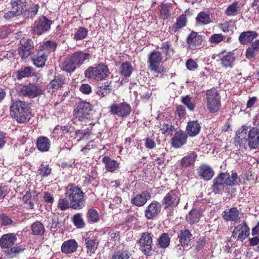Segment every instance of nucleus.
Masks as SVG:
<instances>
[{
    "label": "nucleus",
    "instance_id": "17",
    "mask_svg": "<svg viewBox=\"0 0 259 259\" xmlns=\"http://www.w3.org/2000/svg\"><path fill=\"white\" fill-rule=\"evenodd\" d=\"M10 111L13 113H31L29 105L20 101H16L11 105Z\"/></svg>",
    "mask_w": 259,
    "mask_h": 259
},
{
    "label": "nucleus",
    "instance_id": "2",
    "mask_svg": "<svg viewBox=\"0 0 259 259\" xmlns=\"http://www.w3.org/2000/svg\"><path fill=\"white\" fill-rule=\"evenodd\" d=\"M110 73L107 66L102 63L94 67H90L84 71L85 77L96 81L105 79L109 75Z\"/></svg>",
    "mask_w": 259,
    "mask_h": 259
},
{
    "label": "nucleus",
    "instance_id": "36",
    "mask_svg": "<svg viewBox=\"0 0 259 259\" xmlns=\"http://www.w3.org/2000/svg\"><path fill=\"white\" fill-rule=\"evenodd\" d=\"M201 126L197 121L189 122L187 126V134L190 137H194L198 135L200 132Z\"/></svg>",
    "mask_w": 259,
    "mask_h": 259
},
{
    "label": "nucleus",
    "instance_id": "59",
    "mask_svg": "<svg viewBox=\"0 0 259 259\" xmlns=\"http://www.w3.org/2000/svg\"><path fill=\"white\" fill-rule=\"evenodd\" d=\"M87 218L90 223H95L99 220V214L95 209H91L88 211Z\"/></svg>",
    "mask_w": 259,
    "mask_h": 259
},
{
    "label": "nucleus",
    "instance_id": "13",
    "mask_svg": "<svg viewBox=\"0 0 259 259\" xmlns=\"http://www.w3.org/2000/svg\"><path fill=\"white\" fill-rule=\"evenodd\" d=\"M248 146L251 149H256L259 145V126L249 129L248 137L246 138Z\"/></svg>",
    "mask_w": 259,
    "mask_h": 259
},
{
    "label": "nucleus",
    "instance_id": "5",
    "mask_svg": "<svg viewBox=\"0 0 259 259\" xmlns=\"http://www.w3.org/2000/svg\"><path fill=\"white\" fill-rule=\"evenodd\" d=\"M33 48V41L30 39L23 37L20 41L18 54L22 60H25L32 54Z\"/></svg>",
    "mask_w": 259,
    "mask_h": 259
},
{
    "label": "nucleus",
    "instance_id": "11",
    "mask_svg": "<svg viewBox=\"0 0 259 259\" xmlns=\"http://www.w3.org/2000/svg\"><path fill=\"white\" fill-rule=\"evenodd\" d=\"M42 94V91L40 87L31 83L23 86L19 91L20 96L32 98L36 97Z\"/></svg>",
    "mask_w": 259,
    "mask_h": 259
},
{
    "label": "nucleus",
    "instance_id": "1",
    "mask_svg": "<svg viewBox=\"0 0 259 259\" xmlns=\"http://www.w3.org/2000/svg\"><path fill=\"white\" fill-rule=\"evenodd\" d=\"M70 202V206L74 209H80L84 206V193L74 185H69L65 194Z\"/></svg>",
    "mask_w": 259,
    "mask_h": 259
},
{
    "label": "nucleus",
    "instance_id": "57",
    "mask_svg": "<svg viewBox=\"0 0 259 259\" xmlns=\"http://www.w3.org/2000/svg\"><path fill=\"white\" fill-rule=\"evenodd\" d=\"M73 222L77 228H82L85 226V223L80 213H76L73 215Z\"/></svg>",
    "mask_w": 259,
    "mask_h": 259
},
{
    "label": "nucleus",
    "instance_id": "6",
    "mask_svg": "<svg viewBox=\"0 0 259 259\" xmlns=\"http://www.w3.org/2000/svg\"><path fill=\"white\" fill-rule=\"evenodd\" d=\"M52 23V21L46 17H40L34 21L32 26V32L34 34L41 35L51 29Z\"/></svg>",
    "mask_w": 259,
    "mask_h": 259
},
{
    "label": "nucleus",
    "instance_id": "15",
    "mask_svg": "<svg viewBox=\"0 0 259 259\" xmlns=\"http://www.w3.org/2000/svg\"><path fill=\"white\" fill-rule=\"evenodd\" d=\"M188 134L182 130L176 132L171 139V145L175 148H179L184 145L187 141Z\"/></svg>",
    "mask_w": 259,
    "mask_h": 259
},
{
    "label": "nucleus",
    "instance_id": "24",
    "mask_svg": "<svg viewBox=\"0 0 259 259\" xmlns=\"http://www.w3.org/2000/svg\"><path fill=\"white\" fill-rule=\"evenodd\" d=\"M258 36V34L256 31H244L240 33L239 36V41L242 45H248Z\"/></svg>",
    "mask_w": 259,
    "mask_h": 259
},
{
    "label": "nucleus",
    "instance_id": "32",
    "mask_svg": "<svg viewBox=\"0 0 259 259\" xmlns=\"http://www.w3.org/2000/svg\"><path fill=\"white\" fill-rule=\"evenodd\" d=\"M99 240L96 237H88L85 239V245L88 253L93 254L97 249Z\"/></svg>",
    "mask_w": 259,
    "mask_h": 259
},
{
    "label": "nucleus",
    "instance_id": "62",
    "mask_svg": "<svg viewBox=\"0 0 259 259\" xmlns=\"http://www.w3.org/2000/svg\"><path fill=\"white\" fill-rule=\"evenodd\" d=\"M15 119L19 123L27 122L30 118L31 114H13Z\"/></svg>",
    "mask_w": 259,
    "mask_h": 259
},
{
    "label": "nucleus",
    "instance_id": "44",
    "mask_svg": "<svg viewBox=\"0 0 259 259\" xmlns=\"http://www.w3.org/2000/svg\"><path fill=\"white\" fill-rule=\"evenodd\" d=\"M93 107L92 105L87 102H79L75 109L76 113H89L92 110Z\"/></svg>",
    "mask_w": 259,
    "mask_h": 259
},
{
    "label": "nucleus",
    "instance_id": "20",
    "mask_svg": "<svg viewBox=\"0 0 259 259\" xmlns=\"http://www.w3.org/2000/svg\"><path fill=\"white\" fill-rule=\"evenodd\" d=\"M203 215L202 212L200 208H193L186 216L187 222L191 225L197 223Z\"/></svg>",
    "mask_w": 259,
    "mask_h": 259
},
{
    "label": "nucleus",
    "instance_id": "60",
    "mask_svg": "<svg viewBox=\"0 0 259 259\" xmlns=\"http://www.w3.org/2000/svg\"><path fill=\"white\" fill-rule=\"evenodd\" d=\"M109 85L107 82L102 84L100 89L97 91V94L100 97H103L108 94L110 92Z\"/></svg>",
    "mask_w": 259,
    "mask_h": 259
},
{
    "label": "nucleus",
    "instance_id": "29",
    "mask_svg": "<svg viewBox=\"0 0 259 259\" xmlns=\"http://www.w3.org/2000/svg\"><path fill=\"white\" fill-rule=\"evenodd\" d=\"M24 203L28 205L30 208H33L34 203L38 200V194L35 191H27L23 197Z\"/></svg>",
    "mask_w": 259,
    "mask_h": 259
},
{
    "label": "nucleus",
    "instance_id": "54",
    "mask_svg": "<svg viewBox=\"0 0 259 259\" xmlns=\"http://www.w3.org/2000/svg\"><path fill=\"white\" fill-rule=\"evenodd\" d=\"M170 244V238L167 233H163L158 239V244L160 248H166Z\"/></svg>",
    "mask_w": 259,
    "mask_h": 259
},
{
    "label": "nucleus",
    "instance_id": "25",
    "mask_svg": "<svg viewBox=\"0 0 259 259\" xmlns=\"http://www.w3.org/2000/svg\"><path fill=\"white\" fill-rule=\"evenodd\" d=\"M236 233H237V239L243 242L249 235V229L246 222L235 227Z\"/></svg>",
    "mask_w": 259,
    "mask_h": 259
},
{
    "label": "nucleus",
    "instance_id": "34",
    "mask_svg": "<svg viewBox=\"0 0 259 259\" xmlns=\"http://www.w3.org/2000/svg\"><path fill=\"white\" fill-rule=\"evenodd\" d=\"M221 174L227 186H233L237 184V180L238 177L237 172H233L231 175L228 172H222Z\"/></svg>",
    "mask_w": 259,
    "mask_h": 259
},
{
    "label": "nucleus",
    "instance_id": "41",
    "mask_svg": "<svg viewBox=\"0 0 259 259\" xmlns=\"http://www.w3.org/2000/svg\"><path fill=\"white\" fill-rule=\"evenodd\" d=\"M187 18L185 15H181L177 18L176 22L172 25V30L175 33L186 26Z\"/></svg>",
    "mask_w": 259,
    "mask_h": 259
},
{
    "label": "nucleus",
    "instance_id": "3",
    "mask_svg": "<svg viewBox=\"0 0 259 259\" xmlns=\"http://www.w3.org/2000/svg\"><path fill=\"white\" fill-rule=\"evenodd\" d=\"M206 106L211 112H217L221 106V97L218 91L212 88L207 90L205 94Z\"/></svg>",
    "mask_w": 259,
    "mask_h": 259
},
{
    "label": "nucleus",
    "instance_id": "19",
    "mask_svg": "<svg viewBox=\"0 0 259 259\" xmlns=\"http://www.w3.org/2000/svg\"><path fill=\"white\" fill-rule=\"evenodd\" d=\"M150 198V193L147 191H144L141 194H137L134 197L131 199V203L138 207L142 206Z\"/></svg>",
    "mask_w": 259,
    "mask_h": 259
},
{
    "label": "nucleus",
    "instance_id": "16",
    "mask_svg": "<svg viewBox=\"0 0 259 259\" xmlns=\"http://www.w3.org/2000/svg\"><path fill=\"white\" fill-rule=\"evenodd\" d=\"M65 83V78L63 76L59 75L56 76L54 79L47 85V90L49 93L53 94L58 90L61 89Z\"/></svg>",
    "mask_w": 259,
    "mask_h": 259
},
{
    "label": "nucleus",
    "instance_id": "8",
    "mask_svg": "<svg viewBox=\"0 0 259 259\" xmlns=\"http://www.w3.org/2000/svg\"><path fill=\"white\" fill-rule=\"evenodd\" d=\"M162 60V54L157 51H152L148 56V68L156 73H161L163 70L159 67V65Z\"/></svg>",
    "mask_w": 259,
    "mask_h": 259
},
{
    "label": "nucleus",
    "instance_id": "22",
    "mask_svg": "<svg viewBox=\"0 0 259 259\" xmlns=\"http://www.w3.org/2000/svg\"><path fill=\"white\" fill-rule=\"evenodd\" d=\"M197 173L201 179L206 181L210 180L214 175L212 168L206 164L201 165L197 169Z\"/></svg>",
    "mask_w": 259,
    "mask_h": 259
},
{
    "label": "nucleus",
    "instance_id": "42",
    "mask_svg": "<svg viewBox=\"0 0 259 259\" xmlns=\"http://www.w3.org/2000/svg\"><path fill=\"white\" fill-rule=\"evenodd\" d=\"M56 48V44L53 41H47L39 47V51H43L48 57L49 54L54 52Z\"/></svg>",
    "mask_w": 259,
    "mask_h": 259
},
{
    "label": "nucleus",
    "instance_id": "28",
    "mask_svg": "<svg viewBox=\"0 0 259 259\" xmlns=\"http://www.w3.org/2000/svg\"><path fill=\"white\" fill-rule=\"evenodd\" d=\"M197 157V153L192 151L183 157L180 161V165L183 168H187L192 166Z\"/></svg>",
    "mask_w": 259,
    "mask_h": 259
},
{
    "label": "nucleus",
    "instance_id": "47",
    "mask_svg": "<svg viewBox=\"0 0 259 259\" xmlns=\"http://www.w3.org/2000/svg\"><path fill=\"white\" fill-rule=\"evenodd\" d=\"M196 20L198 23L206 25L210 22V16L209 14L201 12L197 15Z\"/></svg>",
    "mask_w": 259,
    "mask_h": 259
},
{
    "label": "nucleus",
    "instance_id": "12",
    "mask_svg": "<svg viewBox=\"0 0 259 259\" xmlns=\"http://www.w3.org/2000/svg\"><path fill=\"white\" fill-rule=\"evenodd\" d=\"M221 64L225 68H231L233 67L236 60L235 54L233 52L222 51L218 54Z\"/></svg>",
    "mask_w": 259,
    "mask_h": 259
},
{
    "label": "nucleus",
    "instance_id": "35",
    "mask_svg": "<svg viewBox=\"0 0 259 259\" xmlns=\"http://www.w3.org/2000/svg\"><path fill=\"white\" fill-rule=\"evenodd\" d=\"M36 146L39 151L41 152L48 151L51 146L50 141L46 137H40L37 140Z\"/></svg>",
    "mask_w": 259,
    "mask_h": 259
},
{
    "label": "nucleus",
    "instance_id": "49",
    "mask_svg": "<svg viewBox=\"0 0 259 259\" xmlns=\"http://www.w3.org/2000/svg\"><path fill=\"white\" fill-rule=\"evenodd\" d=\"M176 130L175 125L171 122L166 121L161 126L160 130L162 131V134L167 135H172L171 132Z\"/></svg>",
    "mask_w": 259,
    "mask_h": 259
},
{
    "label": "nucleus",
    "instance_id": "52",
    "mask_svg": "<svg viewBox=\"0 0 259 259\" xmlns=\"http://www.w3.org/2000/svg\"><path fill=\"white\" fill-rule=\"evenodd\" d=\"M88 34V30L84 27H80L74 34L73 38L76 40L84 39Z\"/></svg>",
    "mask_w": 259,
    "mask_h": 259
},
{
    "label": "nucleus",
    "instance_id": "40",
    "mask_svg": "<svg viewBox=\"0 0 259 259\" xmlns=\"http://www.w3.org/2000/svg\"><path fill=\"white\" fill-rule=\"evenodd\" d=\"M259 52V39L252 43L251 46L246 51V57L249 59L253 58Z\"/></svg>",
    "mask_w": 259,
    "mask_h": 259
},
{
    "label": "nucleus",
    "instance_id": "48",
    "mask_svg": "<svg viewBox=\"0 0 259 259\" xmlns=\"http://www.w3.org/2000/svg\"><path fill=\"white\" fill-rule=\"evenodd\" d=\"M25 248L20 245L19 246H15L11 247L10 249H7L5 251V253L10 258L15 257L19 253L22 252Z\"/></svg>",
    "mask_w": 259,
    "mask_h": 259
},
{
    "label": "nucleus",
    "instance_id": "7",
    "mask_svg": "<svg viewBox=\"0 0 259 259\" xmlns=\"http://www.w3.org/2000/svg\"><path fill=\"white\" fill-rule=\"evenodd\" d=\"M26 0H11V9L5 13L4 17L9 20L12 18L20 15L22 13L23 7L26 6Z\"/></svg>",
    "mask_w": 259,
    "mask_h": 259
},
{
    "label": "nucleus",
    "instance_id": "39",
    "mask_svg": "<svg viewBox=\"0 0 259 259\" xmlns=\"http://www.w3.org/2000/svg\"><path fill=\"white\" fill-rule=\"evenodd\" d=\"M34 73V69L32 67H25L17 72L16 77L18 80H21L23 78L33 76Z\"/></svg>",
    "mask_w": 259,
    "mask_h": 259
},
{
    "label": "nucleus",
    "instance_id": "61",
    "mask_svg": "<svg viewBox=\"0 0 259 259\" xmlns=\"http://www.w3.org/2000/svg\"><path fill=\"white\" fill-rule=\"evenodd\" d=\"M225 37L221 33L213 34L209 38V41L211 44H218L224 40Z\"/></svg>",
    "mask_w": 259,
    "mask_h": 259
},
{
    "label": "nucleus",
    "instance_id": "53",
    "mask_svg": "<svg viewBox=\"0 0 259 259\" xmlns=\"http://www.w3.org/2000/svg\"><path fill=\"white\" fill-rule=\"evenodd\" d=\"M181 102L190 111H193L195 107L194 101L190 95L182 97Z\"/></svg>",
    "mask_w": 259,
    "mask_h": 259
},
{
    "label": "nucleus",
    "instance_id": "4",
    "mask_svg": "<svg viewBox=\"0 0 259 259\" xmlns=\"http://www.w3.org/2000/svg\"><path fill=\"white\" fill-rule=\"evenodd\" d=\"M152 236L148 232L142 233L137 242L140 247V250L147 256L152 255L154 251L152 247Z\"/></svg>",
    "mask_w": 259,
    "mask_h": 259
},
{
    "label": "nucleus",
    "instance_id": "55",
    "mask_svg": "<svg viewBox=\"0 0 259 259\" xmlns=\"http://www.w3.org/2000/svg\"><path fill=\"white\" fill-rule=\"evenodd\" d=\"M160 17L163 19H166L170 16V6L168 4H161L160 5Z\"/></svg>",
    "mask_w": 259,
    "mask_h": 259
},
{
    "label": "nucleus",
    "instance_id": "58",
    "mask_svg": "<svg viewBox=\"0 0 259 259\" xmlns=\"http://www.w3.org/2000/svg\"><path fill=\"white\" fill-rule=\"evenodd\" d=\"M250 128L246 125H243L236 132V136L239 139H244L245 141L248 137Z\"/></svg>",
    "mask_w": 259,
    "mask_h": 259
},
{
    "label": "nucleus",
    "instance_id": "18",
    "mask_svg": "<svg viewBox=\"0 0 259 259\" xmlns=\"http://www.w3.org/2000/svg\"><path fill=\"white\" fill-rule=\"evenodd\" d=\"M17 239L14 234H5L0 238V247L2 249H9L15 244Z\"/></svg>",
    "mask_w": 259,
    "mask_h": 259
},
{
    "label": "nucleus",
    "instance_id": "14",
    "mask_svg": "<svg viewBox=\"0 0 259 259\" xmlns=\"http://www.w3.org/2000/svg\"><path fill=\"white\" fill-rule=\"evenodd\" d=\"M161 210V204L156 201H153L145 210V217L149 220H153L157 217Z\"/></svg>",
    "mask_w": 259,
    "mask_h": 259
},
{
    "label": "nucleus",
    "instance_id": "46",
    "mask_svg": "<svg viewBox=\"0 0 259 259\" xmlns=\"http://www.w3.org/2000/svg\"><path fill=\"white\" fill-rule=\"evenodd\" d=\"M52 171V168L48 164L42 163L38 167L37 174L41 177L49 176Z\"/></svg>",
    "mask_w": 259,
    "mask_h": 259
},
{
    "label": "nucleus",
    "instance_id": "23",
    "mask_svg": "<svg viewBox=\"0 0 259 259\" xmlns=\"http://www.w3.org/2000/svg\"><path fill=\"white\" fill-rule=\"evenodd\" d=\"M131 111L130 105L125 102L119 104L114 103L110 107V112L112 113H130Z\"/></svg>",
    "mask_w": 259,
    "mask_h": 259
},
{
    "label": "nucleus",
    "instance_id": "38",
    "mask_svg": "<svg viewBox=\"0 0 259 259\" xmlns=\"http://www.w3.org/2000/svg\"><path fill=\"white\" fill-rule=\"evenodd\" d=\"M77 66L71 55L66 58L62 64V69L70 73L74 72Z\"/></svg>",
    "mask_w": 259,
    "mask_h": 259
},
{
    "label": "nucleus",
    "instance_id": "50",
    "mask_svg": "<svg viewBox=\"0 0 259 259\" xmlns=\"http://www.w3.org/2000/svg\"><path fill=\"white\" fill-rule=\"evenodd\" d=\"M132 254L126 250L115 251L111 256V259H129Z\"/></svg>",
    "mask_w": 259,
    "mask_h": 259
},
{
    "label": "nucleus",
    "instance_id": "21",
    "mask_svg": "<svg viewBox=\"0 0 259 259\" xmlns=\"http://www.w3.org/2000/svg\"><path fill=\"white\" fill-rule=\"evenodd\" d=\"M227 187L221 174L213 180L212 189L215 194L222 193L223 192L227 190Z\"/></svg>",
    "mask_w": 259,
    "mask_h": 259
},
{
    "label": "nucleus",
    "instance_id": "31",
    "mask_svg": "<svg viewBox=\"0 0 259 259\" xmlns=\"http://www.w3.org/2000/svg\"><path fill=\"white\" fill-rule=\"evenodd\" d=\"M178 238H179L180 244H179L178 247L188 246L189 242L193 239L192 234L188 229L180 230L178 234Z\"/></svg>",
    "mask_w": 259,
    "mask_h": 259
},
{
    "label": "nucleus",
    "instance_id": "26",
    "mask_svg": "<svg viewBox=\"0 0 259 259\" xmlns=\"http://www.w3.org/2000/svg\"><path fill=\"white\" fill-rule=\"evenodd\" d=\"M77 247V242L74 239H70L63 242L61 250L63 253L68 254L75 252Z\"/></svg>",
    "mask_w": 259,
    "mask_h": 259
},
{
    "label": "nucleus",
    "instance_id": "37",
    "mask_svg": "<svg viewBox=\"0 0 259 259\" xmlns=\"http://www.w3.org/2000/svg\"><path fill=\"white\" fill-rule=\"evenodd\" d=\"M48 56L43 51H38L35 58H32L33 64L37 67L40 68L45 66Z\"/></svg>",
    "mask_w": 259,
    "mask_h": 259
},
{
    "label": "nucleus",
    "instance_id": "56",
    "mask_svg": "<svg viewBox=\"0 0 259 259\" xmlns=\"http://www.w3.org/2000/svg\"><path fill=\"white\" fill-rule=\"evenodd\" d=\"M220 27L224 32H228L230 31L233 32L234 29L236 28L235 22L232 21H228L223 24H221Z\"/></svg>",
    "mask_w": 259,
    "mask_h": 259
},
{
    "label": "nucleus",
    "instance_id": "10",
    "mask_svg": "<svg viewBox=\"0 0 259 259\" xmlns=\"http://www.w3.org/2000/svg\"><path fill=\"white\" fill-rule=\"evenodd\" d=\"M180 193L177 189L170 191L162 200V204L164 205V208L169 207H176L180 203Z\"/></svg>",
    "mask_w": 259,
    "mask_h": 259
},
{
    "label": "nucleus",
    "instance_id": "45",
    "mask_svg": "<svg viewBox=\"0 0 259 259\" xmlns=\"http://www.w3.org/2000/svg\"><path fill=\"white\" fill-rule=\"evenodd\" d=\"M31 230L33 235H42L45 233V227L39 221H36L31 225Z\"/></svg>",
    "mask_w": 259,
    "mask_h": 259
},
{
    "label": "nucleus",
    "instance_id": "30",
    "mask_svg": "<svg viewBox=\"0 0 259 259\" xmlns=\"http://www.w3.org/2000/svg\"><path fill=\"white\" fill-rule=\"evenodd\" d=\"M71 56L77 66L82 64L85 60H89L91 55L89 53L78 51L72 54Z\"/></svg>",
    "mask_w": 259,
    "mask_h": 259
},
{
    "label": "nucleus",
    "instance_id": "27",
    "mask_svg": "<svg viewBox=\"0 0 259 259\" xmlns=\"http://www.w3.org/2000/svg\"><path fill=\"white\" fill-rule=\"evenodd\" d=\"M223 218L227 222H237L240 220L239 211L237 207H232L228 211H223Z\"/></svg>",
    "mask_w": 259,
    "mask_h": 259
},
{
    "label": "nucleus",
    "instance_id": "33",
    "mask_svg": "<svg viewBox=\"0 0 259 259\" xmlns=\"http://www.w3.org/2000/svg\"><path fill=\"white\" fill-rule=\"evenodd\" d=\"M102 162L105 164L106 169L109 172H114L119 167V164L109 156H104L102 159Z\"/></svg>",
    "mask_w": 259,
    "mask_h": 259
},
{
    "label": "nucleus",
    "instance_id": "9",
    "mask_svg": "<svg viewBox=\"0 0 259 259\" xmlns=\"http://www.w3.org/2000/svg\"><path fill=\"white\" fill-rule=\"evenodd\" d=\"M186 43L188 50L191 51L200 49L204 46L202 36L194 31H192L188 36Z\"/></svg>",
    "mask_w": 259,
    "mask_h": 259
},
{
    "label": "nucleus",
    "instance_id": "63",
    "mask_svg": "<svg viewBox=\"0 0 259 259\" xmlns=\"http://www.w3.org/2000/svg\"><path fill=\"white\" fill-rule=\"evenodd\" d=\"M0 223L2 226H8L13 223L12 220L8 215L5 214L0 215Z\"/></svg>",
    "mask_w": 259,
    "mask_h": 259
},
{
    "label": "nucleus",
    "instance_id": "64",
    "mask_svg": "<svg viewBox=\"0 0 259 259\" xmlns=\"http://www.w3.org/2000/svg\"><path fill=\"white\" fill-rule=\"evenodd\" d=\"M186 66L188 70L191 71L195 70L198 67L196 62L192 59H189L186 61Z\"/></svg>",
    "mask_w": 259,
    "mask_h": 259
},
{
    "label": "nucleus",
    "instance_id": "43",
    "mask_svg": "<svg viewBox=\"0 0 259 259\" xmlns=\"http://www.w3.org/2000/svg\"><path fill=\"white\" fill-rule=\"evenodd\" d=\"M134 69L132 63L128 61L123 62L120 68V73L124 77H130Z\"/></svg>",
    "mask_w": 259,
    "mask_h": 259
},
{
    "label": "nucleus",
    "instance_id": "51",
    "mask_svg": "<svg viewBox=\"0 0 259 259\" xmlns=\"http://www.w3.org/2000/svg\"><path fill=\"white\" fill-rule=\"evenodd\" d=\"M238 11V3L235 2L227 7L225 10V14L228 16H235L237 15Z\"/></svg>",
    "mask_w": 259,
    "mask_h": 259
}]
</instances>
